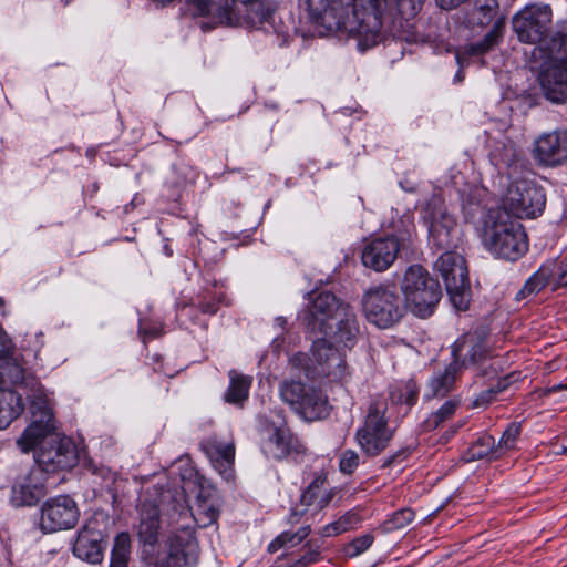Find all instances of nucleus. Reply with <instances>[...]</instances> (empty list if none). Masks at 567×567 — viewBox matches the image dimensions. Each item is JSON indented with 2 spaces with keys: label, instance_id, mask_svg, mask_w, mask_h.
<instances>
[{
  "label": "nucleus",
  "instance_id": "obj_1",
  "mask_svg": "<svg viewBox=\"0 0 567 567\" xmlns=\"http://www.w3.org/2000/svg\"><path fill=\"white\" fill-rule=\"evenodd\" d=\"M164 501L172 502V518L175 519V515L178 518L167 538V553L157 557L155 567H193L198 560L199 547L190 522L207 527L217 520L218 511L213 503L200 499L195 509L190 508L182 491H167L162 495V503Z\"/></svg>",
  "mask_w": 567,
  "mask_h": 567
},
{
  "label": "nucleus",
  "instance_id": "obj_2",
  "mask_svg": "<svg viewBox=\"0 0 567 567\" xmlns=\"http://www.w3.org/2000/svg\"><path fill=\"white\" fill-rule=\"evenodd\" d=\"M311 10L330 13L339 21L352 16L350 31L358 39V48L364 52L383 39L384 18L393 9V0H307Z\"/></svg>",
  "mask_w": 567,
  "mask_h": 567
},
{
  "label": "nucleus",
  "instance_id": "obj_3",
  "mask_svg": "<svg viewBox=\"0 0 567 567\" xmlns=\"http://www.w3.org/2000/svg\"><path fill=\"white\" fill-rule=\"evenodd\" d=\"M483 247L495 258L517 261L529 248L524 226L502 208H492L478 229Z\"/></svg>",
  "mask_w": 567,
  "mask_h": 567
},
{
  "label": "nucleus",
  "instance_id": "obj_4",
  "mask_svg": "<svg viewBox=\"0 0 567 567\" xmlns=\"http://www.w3.org/2000/svg\"><path fill=\"white\" fill-rule=\"evenodd\" d=\"M517 39L527 44H539L549 54H567L564 48L567 39L553 31V11L548 4L527 6L512 19Z\"/></svg>",
  "mask_w": 567,
  "mask_h": 567
},
{
  "label": "nucleus",
  "instance_id": "obj_5",
  "mask_svg": "<svg viewBox=\"0 0 567 567\" xmlns=\"http://www.w3.org/2000/svg\"><path fill=\"white\" fill-rule=\"evenodd\" d=\"M401 291L406 307L420 318L430 317L442 297L439 281L420 265L406 269Z\"/></svg>",
  "mask_w": 567,
  "mask_h": 567
},
{
  "label": "nucleus",
  "instance_id": "obj_6",
  "mask_svg": "<svg viewBox=\"0 0 567 567\" xmlns=\"http://www.w3.org/2000/svg\"><path fill=\"white\" fill-rule=\"evenodd\" d=\"M362 308L367 320L380 329L398 323L404 315V306L394 285H377L362 296Z\"/></svg>",
  "mask_w": 567,
  "mask_h": 567
},
{
  "label": "nucleus",
  "instance_id": "obj_7",
  "mask_svg": "<svg viewBox=\"0 0 567 567\" xmlns=\"http://www.w3.org/2000/svg\"><path fill=\"white\" fill-rule=\"evenodd\" d=\"M422 219L427 228L429 240L434 247L452 251L460 245L461 228L441 198L433 197L427 202Z\"/></svg>",
  "mask_w": 567,
  "mask_h": 567
},
{
  "label": "nucleus",
  "instance_id": "obj_8",
  "mask_svg": "<svg viewBox=\"0 0 567 567\" xmlns=\"http://www.w3.org/2000/svg\"><path fill=\"white\" fill-rule=\"evenodd\" d=\"M311 365L306 353L299 352L290 359L292 367L305 370L308 378L329 377L341 380L346 375V359L326 339H317L312 344Z\"/></svg>",
  "mask_w": 567,
  "mask_h": 567
},
{
  "label": "nucleus",
  "instance_id": "obj_9",
  "mask_svg": "<svg viewBox=\"0 0 567 567\" xmlns=\"http://www.w3.org/2000/svg\"><path fill=\"white\" fill-rule=\"evenodd\" d=\"M435 270L442 277L451 302L457 310L467 309L470 281L465 259L458 252L445 251L436 260Z\"/></svg>",
  "mask_w": 567,
  "mask_h": 567
},
{
  "label": "nucleus",
  "instance_id": "obj_10",
  "mask_svg": "<svg viewBox=\"0 0 567 567\" xmlns=\"http://www.w3.org/2000/svg\"><path fill=\"white\" fill-rule=\"evenodd\" d=\"M386 403L374 401L369 405L363 425L355 432V441L368 456H377L389 445L393 432L385 419Z\"/></svg>",
  "mask_w": 567,
  "mask_h": 567
},
{
  "label": "nucleus",
  "instance_id": "obj_11",
  "mask_svg": "<svg viewBox=\"0 0 567 567\" xmlns=\"http://www.w3.org/2000/svg\"><path fill=\"white\" fill-rule=\"evenodd\" d=\"M503 205V209L516 218H536L545 209L546 194L536 183L518 179L508 186Z\"/></svg>",
  "mask_w": 567,
  "mask_h": 567
},
{
  "label": "nucleus",
  "instance_id": "obj_12",
  "mask_svg": "<svg viewBox=\"0 0 567 567\" xmlns=\"http://www.w3.org/2000/svg\"><path fill=\"white\" fill-rule=\"evenodd\" d=\"M342 307H350V305L340 301L329 291H321L312 298L302 318L303 324L313 334L327 331L332 328L336 317L341 315Z\"/></svg>",
  "mask_w": 567,
  "mask_h": 567
},
{
  "label": "nucleus",
  "instance_id": "obj_13",
  "mask_svg": "<svg viewBox=\"0 0 567 567\" xmlns=\"http://www.w3.org/2000/svg\"><path fill=\"white\" fill-rule=\"evenodd\" d=\"M42 446L35 455L38 466L43 474L72 468L78 462V452L69 437L50 439L41 442Z\"/></svg>",
  "mask_w": 567,
  "mask_h": 567
},
{
  "label": "nucleus",
  "instance_id": "obj_14",
  "mask_svg": "<svg viewBox=\"0 0 567 567\" xmlns=\"http://www.w3.org/2000/svg\"><path fill=\"white\" fill-rule=\"evenodd\" d=\"M80 516L76 503L68 495L48 499L41 508L40 527L45 533L70 529Z\"/></svg>",
  "mask_w": 567,
  "mask_h": 567
},
{
  "label": "nucleus",
  "instance_id": "obj_15",
  "mask_svg": "<svg viewBox=\"0 0 567 567\" xmlns=\"http://www.w3.org/2000/svg\"><path fill=\"white\" fill-rule=\"evenodd\" d=\"M530 155L542 167H556L567 161V130L540 133L532 143Z\"/></svg>",
  "mask_w": 567,
  "mask_h": 567
},
{
  "label": "nucleus",
  "instance_id": "obj_16",
  "mask_svg": "<svg viewBox=\"0 0 567 567\" xmlns=\"http://www.w3.org/2000/svg\"><path fill=\"white\" fill-rule=\"evenodd\" d=\"M567 286V258L549 259L534 272L517 292L516 299L520 300L539 292L545 287L556 290Z\"/></svg>",
  "mask_w": 567,
  "mask_h": 567
},
{
  "label": "nucleus",
  "instance_id": "obj_17",
  "mask_svg": "<svg viewBox=\"0 0 567 567\" xmlns=\"http://www.w3.org/2000/svg\"><path fill=\"white\" fill-rule=\"evenodd\" d=\"M261 451L272 460H282L291 455L305 454L306 447L301 441L290 433L285 423L265 427Z\"/></svg>",
  "mask_w": 567,
  "mask_h": 567
},
{
  "label": "nucleus",
  "instance_id": "obj_18",
  "mask_svg": "<svg viewBox=\"0 0 567 567\" xmlns=\"http://www.w3.org/2000/svg\"><path fill=\"white\" fill-rule=\"evenodd\" d=\"M55 430V419L47 401L39 398L32 402V423L18 439L17 444L24 453L33 450Z\"/></svg>",
  "mask_w": 567,
  "mask_h": 567
},
{
  "label": "nucleus",
  "instance_id": "obj_19",
  "mask_svg": "<svg viewBox=\"0 0 567 567\" xmlns=\"http://www.w3.org/2000/svg\"><path fill=\"white\" fill-rule=\"evenodd\" d=\"M404 244L395 236L379 237L367 243L361 251V260L365 268L377 272L389 269Z\"/></svg>",
  "mask_w": 567,
  "mask_h": 567
},
{
  "label": "nucleus",
  "instance_id": "obj_20",
  "mask_svg": "<svg viewBox=\"0 0 567 567\" xmlns=\"http://www.w3.org/2000/svg\"><path fill=\"white\" fill-rule=\"evenodd\" d=\"M328 343L340 352V348L351 349L357 343L360 326L352 307H342L341 315L332 321V328L321 331Z\"/></svg>",
  "mask_w": 567,
  "mask_h": 567
},
{
  "label": "nucleus",
  "instance_id": "obj_21",
  "mask_svg": "<svg viewBox=\"0 0 567 567\" xmlns=\"http://www.w3.org/2000/svg\"><path fill=\"white\" fill-rule=\"evenodd\" d=\"M543 95L550 102L564 104L567 101V60H550L539 73Z\"/></svg>",
  "mask_w": 567,
  "mask_h": 567
},
{
  "label": "nucleus",
  "instance_id": "obj_22",
  "mask_svg": "<svg viewBox=\"0 0 567 567\" xmlns=\"http://www.w3.org/2000/svg\"><path fill=\"white\" fill-rule=\"evenodd\" d=\"M104 532L96 518L90 519L79 532L73 544V554L87 563L96 564L102 560V540Z\"/></svg>",
  "mask_w": 567,
  "mask_h": 567
},
{
  "label": "nucleus",
  "instance_id": "obj_23",
  "mask_svg": "<svg viewBox=\"0 0 567 567\" xmlns=\"http://www.w3.org/2000/svg\"><path fill=\"white\" fill-rule=\"evenodd\" d=\"M45 475L42 470L31 468L12 487L11 501L16 506L35 505L45 496Z\"/></svg>",
  "mask_w": 567,
  "mask_h": 567
},
{
  "label": "nucleus",
  "instance_id": "obj_24",
  "mask_svg": "<svg viewBox=\"0 0 567 567\" xmlns=\"http://www.w3.org/2000/svg\"><path fill=\"white\" fill-rule=\"evenodd\" d=\"M505 22L498 19L485 37L475 43L461 47L455 54L457 63L463 66L472 58H480L497 47L504 37Z\"/></svg>",
  "mask_w": 567,
  "mask_h": 567
},
{
  "label": "nucleus",
  "instance_id": "obj_25",
  "mask_svg": "<svg viewBox=\"0 0 567 567\" xmlns=\"http://www.w3.org/2000/svg\"><path fill=\"white\" fill-rule=\"evenodd\" d=\"M202 449L209 457L214 467L225 477L231 476L235 460V445L233 442L220 441L216 435L202 442Z\"/></svg>",
  "mask_w": 567,
  "mask_h": 567
},
{
  "label": "nucleus",
  "instance_id": "obj_26",
  "mask_svg": "<svg viewBox=\"0 0 567 567\" xmlns=\"http://www.w3.org/2000/svg\"><path fill=\"white\" fill-rule=\"evenodd\" d=\"M452 355L454 362L462 365L476 364L487 357V346L485 340L477 333H466L455 341Z\"/></svg>",
  "mask_w": 567,
  "mask_h": 567
},
{
  "label": "nucleus",
  "instance_id": "obj_27",
  "mask_svg": "<svg viewBox=\"0 0 567 567\" xmlns=\"http://www.w3.org/2000/svg\"><path fill=\"white\" fill-rule=\"evenodd\" d=\"M140 523L137 535L145 546L153 547L158 539L159 533V509L157 505L143 501L138 505Z\"/></svg>",
  "mask_w": 567,
  "mask_h": 567
},
{
  "label": "nucleus",
  "instance_id": "obj_28",
  "mask_svg": "<svg viewBox=\"0 0 567 567\" xmlns=\"http://www.w3.org/2000/svg\"><path fill=\"white\" fill-rule=\"evenodd\" d=\"M295 412L308 422L326 419L330 414L328 398L321 390L309 388Z\"/></svg>",
  "mask_w": 567,
  "mask_h": 567
},
{
  "label": "nucleus",
  "instance_id": "obj_29",
  "mask_svg": "<svg viewBox=\"0 0 567 567\" xmlns=\"http://www.w3.org/2000/svg\"><path fill=\"white\" fill-rule=\"evenodd\" d=\"M461 373V362L452 361L443 370L436 371L427 382L426 399L444 398L454 390Z\"/></svg>",
  "mask_w": 567,
  "mask_h": 567
},
{
  "label": "nucleus",
  "instance_id": "obj_30",
  "mask_svg": "<svg viewBox=\"0 0 567 567\" xmlns=\"http://www.w3.org/2000/svg\"><path fill=\"white\" fill-rule=\"evenodd\" d=\"M498 19L505 20L499 16L498 0H474L468 14V21L473 25L486 27L495 23Z\"/></svg>",
  "mask_w": 567,
  "mask_h": 567
},
{
  "label": "nucleus",
  "instance_id": "obj_31",
  "mask_svg": "<svg viewBox=\"0 0 567 567\" xmlns=\"http://www.w3.org/2000/svg\"><path fill=\"white\" fill-rule=\"evenodd\" d=\"M23 409L21 395L0 388V430L7 429Z\"/></svg>",
  "mask_w": 567,
  "mask_h": 567
},
{
  "label": "nucleus",
  "instance_id": "obj_32",
  "mask_svg": "<svg viewBox=\"0 0 567 567\" xmlns=\"http://www.w3.org/2000/svg\"><path fill=\"white\" fill-rule=\"evenodd\" d=\"M228 375L229 386L225 393V400L230 404L243 405L249 396L252 378L239 373L236 370H230Z\"/></svg>",
  "mask_w": 567,
  "mask_h": 567
},
{
  "label": "nucleus",
  "instance_id": "obj_33",
  "mask_svg": "<svg viewBox=\"0 0 567 567\" xmlns=\"http://www.w3.org/2000/svg\"><path fill=\"white\" fill-rule=\"evenodd\" d=\"M468 461L489 458L495 460L501 457L496 447L495 439L492 435L485 434L478 437L467 451Z\"/></svg>",
  "mask_w": 567,
  "mask_h": 567
},
{
  "label": "nucleus",
  "instance_id": "obj_34",
  "mask_svg": "<svg viewBox=\"0 0 567 567\" xmlns=\"http://www.w3.org/2000/svg\"><path fill=\"white\" fill-rule=\"evenodd\" d=\"M310 533V526H301L297 532H282L269 545L268 551L274 554L282 547H295L300 544Z\"/></svg>",
  "mask_w": 567,
  "mask_h": 567
},
{
  "label": "nucleus",
  "instance_id": "obj_35",
  "mask_svg": "<svg viewBox=\"0 0 567 567\" xmlns=\"http://www.w3.org/2000/svg\"><path fill=\"white\" fill-rule=\"evenodd\" d=\"M308 389L309 388L299 381H284L279 386V394L282 401L295 411Z\"/></svg>",
  "mask_w": 567,
  "mask_h": 567
},
{
  "label": "nucleus",
  "instance_id": "obj_36",
  "mask_svg": "<svg viewBox=\"0 0 567 567\" xmlns=\"http://www.w3.org/2000/svg\"><path fill=\"white\" fill-rule=\"evenodd\" d=\"M131 553V538L127 533L118 534L114 539L111 564L114 566L127 567Z\"/></svg>",
  "mask_w": 567,
  "mask_h": 567
},
{
  "label": "nucleus",
  "instance_id": "obj_37",
  "mask_svg": "<svg viewBox=\"0 0 567 567\" xmlns=\"http://www.w3.org/2000/svg\"><path fill=\"white\" fill-rule=\"evenodd\" d=\"M415 517L411 508H401L394 512L383 524L382 529L385 533H392L406 527Z\"/></svg>",
  "mask_w": 567,
  "mask_h": 567
},
{
  "label": "nucleus",
  "instance_id": "obj_38",
  "mask_svg": "<svg viewBox=\"0 0 567 567\" xmlns=\"http://www.w3.org/2000/svg\"><path fill=\"white\" fill-rule=\"evenodd\" d=\"M458 406V401H446L436 412L432 413L425 421L429 429H436L444 421L452 417Z\"/></svg>",
  "mask_w": 567,
  "mask_h": 567
},
{
  "label": "nucleus",
  "instance_id": "obj_39",
  "mask_svg": "<svg viewBox=\"0 0 567 567\" xmlns=\"http://www.w3.org/2000/svg\"><path fill=\"white\" fill-rule=\"evenodd\" d=\"M522 426L519 423L513 422L511 423L506 430L503 432L498 444L496 445L501 456L515 447L516 441L520 435Z\"/></svg>",
  "mask_w": 567,
  "mask_h": 567
},
{
  "label": "nucleus",
  "instance_id": "obj_40",
  "mask_svg": "<svg viewBox=\"0 0 567 567\" xmlns=\"http://www.w3.org/2000/svg\"><path fill=\"white\" fill-rule=\"evenodd\" d=\"M323 484V481L320 478H316L302 493L301 495V502L306 505H312L318 504L319 507H323L328 504L329 498L328 497H321L319 501V494L321 492V485Z\"/></svg>",
  "mask_w": 567,
  "mask_h": 567
},
{
  "label": "nucleus",
  "instance_id": "obj_41",
  "mask_svg": "<svg viewBox=\"0 0 567 567\" xmlns=\"http://www.w3.org/2000/svg\"><path fill=\"white\" fill-rule=\"evenodd\" d=\"M373 539V536L370 534H365L354 538L351 543H349L346 546V555L351 558L361 555L372 545Z\"/></svg>",
  "mask_w": 567,
  "mask_h": 567
},
{
  "label": "nucleus",
  "instance_id": "obj_42",
  "mask_svg": "<svg viewBox=\"0 0 567 567\" xmlns=\"http://www.w3.org/2000/svg\"><path fill=\"white\" fill-rule=\"evenodd\" d=\"M506 388V385H497L491 386L489 389H486L478 393L474 400L472 401L471 406L474 409H486L496 398V395L503 391Z\"/></svg>",
  "mask_w": 567,
  "mask_h": 567
},
{
  "label": "nucleus",
  "instance_id": "obj_43",
  "mask_svg": "<svg viewBox=\"0 0 567 567\" xmlns=\"http://www.w3.org/2000/svg\"><path fill=\"white\" fill-rule=\"evenodd\" d=\"M359 463V454L353 450H346L340 455L339 470L341 473L350 475L358 468Z\"/></svg>",
  "mask_w": 567,
  "mask_h": 567
},
{
  "label": "nucleus",
  "instance_id": "obj_44",
  "mask_svg": "<svg viewBox=\"0 0 567 567\" xmlns=\"http://www.w3.org/2000/svg\"><path fill=\"white\" fill-rule=\"evenodd\" d=\"M424 0H394L393 7L395 6L399 13L403 17H413L421 8Z\"/></svg>",
  "mask_w": 567,
  "mask_h": 567
},
{
  "label": "nucleus",
  "instance_id": "obj_45",
  "mask_svg": "<svg viewBox=\"0 0 567 567\" xmlns=\"http://www.w3.org/2000/svg\"><path fill=\"white\" fill-rule=\"evenodd\" d=\"M198 307L203 313L215 315L219 309V300L215 298L203 299L199 301Z\"/></svg>",
  "mask_w": 567,
  "mask_h": 567
},
{
  "label": "nucleus",
  "instance_id": "obj_46",
  "mask_svg": "<svg viewBox=\"0 0 567 567\" xmlns=\"http://www.w3.org/2000/svg\"><path fill=\"white\" fill-rule=\"evenodd\" d=\"M13 350V343L7 332L0 327V358L10 354Z\"/></svg>",
  "mask_w": 567,
  "mask_h": 567
},
{
  "label": "nucleus",
  "instance_id": "obj_47",
  "mask_svg": "<svg viewBox=\"0 0 567 567\" xmlns=\"http://www.w3.org/2000/svg\"><path fill=\"white\" fill-rule=\"evenodd\" d=\"M344 532H347V528L342 525V523H340L339 520H336V522L330 523L323 527L322 536L331 537V536L340 535Z\"/></svg>",
  "mask_w": 567,
  "mask_h": 567
},
{
  "label": "nucleus",
  "instance_id": "obj_48",
  "mask_svg": "<svg viewBox=\"0 0 567 567\" xmlns=\"http://www.w3.org/2000/svg\"><path fill=\"white\" fill-rule=\"evenodd\" d=\"M410 454L409 449H401L384 460L382 467H389L392 464L402 462Z\"/></svg>",
  "mask_w": 567,
  "mask_h": 567
},
{
  "label": "nucleus",
  "instance_id": "obj_49",
  "mask_svg": "<svg viewBox=\"0 0 567 567\" xmlns=\"http://www.w3.org/2000/svg\"><path fill=\"white\" fill-rule=\"evenodd\" d=\"M347 528V530L354 528L360 523V517L355 513L348 512L338 519Z\"/></svg>",
  "mask_w": 567,
  "mask_h": 567
},
{
  "label": "nucleus",
  "instance_id": "obj_50",
  "mask_svg": "<svg viewBox=\"0 0 567 567\" xmlns=\"http://www.w3.org/2000/svg\"><path fill=\"white\" fill-rule=\"evenodd\" d=\"M11 381L14 384H23L25 382V371L19 365L12 367Z\"/></svg>",
  "mask_w": 567,
  "mask_h": 567
},
{
  "label": "nucleus",
  "instance_id": "obj_51",
  "mask_svg": "<svg viewBox=\"0 0 567 567\" xmlns=\"http://www.w3.org/2000/svg\"><path fill=\"white\" fill-rule=\"evenodd\" d=\"M567 389V384H557L553 385L548 391L549 392H557L559 390Z\"/></svg>",
  "mask_w": 567,
  "mask_h": 567
},
{
  "label": "nucleus",
  "instance_id": "obj_52",
  "mask_svg": "<svg viewBox=\"0 0 567 567\" xmlns=\"http://www.w3.org/2000/svg\"><path fill=\"white\" fill-rule=\"evenodd\" d=\"M276 322L281 327L284 328L285 323H286V320L284 318H277L276 319Z\"/></svg>",
  "mask_w": 567,
  "mask_h": 567
},
{
  "label": "nucleus",
  "instance_id": "obj_53",
  "mask_svg": "<svg viewBox=\"0 0 567 567\" xmlns=\"http://www.w3.org/2000/svg\"><path fill=\"white\" fill-rule=\"evenodd\" d=\"M414 399H415V396L411 395V398L408 400V403H410V404L413 403Z\"/></svg>",
  "mask_w": 567,
  "mask_h": 567
},
{
  "label": "nucleus",
  "instance_id": "obj_54",
  "mask_svg": "<svg viewBox=\"0 0 567 567\" xmlns=\"http://www.w3.org/2000/svg\"><path fill=\"white\" fill-rule=\"evenodd\" d=\"M4 305V301L3 299L0 297V306H3Z\"/></svg>",
  "mask_w": 567,
  "mask_h": 567
}]
</instances>
